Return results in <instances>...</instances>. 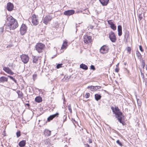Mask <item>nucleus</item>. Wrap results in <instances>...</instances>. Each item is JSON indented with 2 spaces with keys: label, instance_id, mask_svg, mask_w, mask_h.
Returning <instances> with one entry per match:
<instances>
[{
  "label": "nucleus",
  "instance_id": "nucleus-44",
  "mask_svg": "<svg viewBox=\"0 0 147 147\" xmlns=\"http://www.w3.org/2000/svg\"><path fill=\"white\" fill-rule=\"evenodd\" d=\"M94 87H95V88H94L95 90H96L100 88V86H94Z\"/></svg>",
  "mask_w": 147,
  "mask_h": 147
},
{
  "label": "nucleus",
  "instance_id": "nucleus-24",
  "mask_svg": "<svg viewBox=\"0 0 147 147\" xmlns=\"http://www.w3.org/2000/svg\"><path fill=\"white\" fill-rule=\"evenodd\" d=\"M35 101L37 102H42V98L40 96H37L35 98Z\"/></svg>",
  "mask_w": 147,
  "mask_h": 147
},
{
  "label": "nucleus",
  "instance_id": "nucleus-25",
  "mask_svg": "<svg viewBox=\"0 0 147 147\" xmlns=\"http://www.w3.org/2000/svg\"><path fill=\"white\" fill-rule=\"evenodd\" d=\"M136 55L138 58L140 59L141 58V55L139 51L137 50L136 51Z\"/></svg>",
  "mask_w": 147,
  "mask_h": 147
},
{
  "label": "nucleus",
  "instance_id": "nucleus-28",
  "mask_svg": "<svg viewBox=\"0 0 147 147\" xmlns=\"http://www.w3.org/2000/svg\"><path fill=\"white\" fill-rule=\"evenodd\" d=\"M54 118L53 117L52 115H51L48 117L47 119V121H50L51 120H52Z\"/></svg>",
  "mask_w": 147,
  "mask_h": 147
},
{
  "label": "nucleus",
  "instance_id": "nucleus-49",
  "mask_svg": "<svg viewBox=\"0 0 147 147\" xmlns=\"http://www.w3.org/2000/svg\"><path fill=\"white\" fill-rule=\"evenodd\" d=\"M119 71V69L118 67H116L115 69V71L116 72H118Z\"/></svg>",
  "mask_w": 147,
  "mask_h": 147
},
{
  "label": "nucleus",
  "instance_id": "nucleus-1",
  "mask_svg": "<svg viewBox=\"0 0 147 147\" xmlns=\"http://www.w3.org/2000/svg\"><path fill=\"white\" fill-rule=\"evenodd\" d=\"M7 20L9 23L6 25V31L9 32L11 30H14L18 27V24L17 21L12 16L7 18Z\"/></svg>",
  "mask_w": 147,
  "mask_h": 147
},
{
  "label": "nucleus",
  "instance_id": "nucleus-55",
  "mask_svg": "<svg viewBox=\"0 0 147 147\" xmlns=\"http://www.w3.org/2000/svg\"><path fill=\"white\" fill-rule=\"evenodd\" d=\"M146 70H147V64H146Z\"/></svg>",
  "mask_w": 147,
  "mask_h": 147
},
{
  "label": "nucleus",
  "instance_id": "nucleus-6",
  "mask_svg": "<svg viewBox=\"0 0 147 147\" xmlns=\"http://www.w3.org/2000/svg\"><path fill=\"white\" fill-rule=\"evenodd\" d=\"M38 16L34 14L32 15V23L33 25L36 26L38 24Z\"/></svg>",
  "mask_w": 147,
  "mask_h": 147
},
{
  "label": "nucleus",
  "instance_id": "nucleus-13",
  "mask_svg": "<svg viewBox=\"0 0 147 147\" xmlns=\"http://www.w3.org/2000/svg\"><path fill=\"white\" fill-rule=\"evenodd\" d=\"M123 117V115L122 113L121 115L118 116L116 117L117 118V119L119 122L122 123L123 125H125V123L124 121L122 120V118Z\"/></svg>",
  "mask_w": 147,
  "mask_h": 147
},
{
  "label": "nucleus",
  "instance_id": "nucleus-41",
  "mask_svg": "<svg viewBox=\"0 0 147 147\" xmlns=\"http://www.w3.org/2000/svg\"><path fill=\"white\" fill-rule=\"evenodd\" d=\"M138 18H139V20H141L142 19V14H140L138 16Z\"/></svg>",
  "mask_w": 147,
  "mask_h": 147
},
{
  "label": "nucleus",
  "instance_id": "nucleus-40",
  "mask_svg": "<svg viewBox=\"0 0 147 147\" xmlns=\"http://www.w3.org/2000/svg\"><path fill=\"white\" fill-rule=\"evenodd\" d=\"M90 96V94L89 93H86L85 95L86 98H87L89 97Z\"/></svg>",
  "mask_w": 147,
  "mask_h": 147
},
{
  "label": "nucleus",
  "instance_id": "nucleus-16",
  "mask_svg": "<svg viewBox=\"0 0 147 147\" xmlns=\"http://www.w3.org/2000/svg\"><path fill=\"white\" fill-rule=\"evenodd\" d=\"M122 28L121 25H119L117 27V30L118 31V35L119 36H120L122 34Z\"/></svg>",
  "mask_w": 147,
  "mask_h": 147
},
{
  "label": "nucleus",
  "instance_id": "nucleus-39",
  "mask_svg": "<svg viewBox=\"0 0 147 147\" xmlns=\"http://www.w3.org/2000/svg\"><path fill=\"white\" fill-rule=\"evenodd\" d=\"M108 23L110 25V26L114 24L112 22L111 20H109L108 21Z\"/></svg>",
  "mask_w": 147,
  "mask_h": 147
},
{
  "label": "nucleus",
  "instance_id": "nucleus-48",
  "mask_svg": "<svg viewBox=\"0 0 147 147\" xmlns=\"http://www.w3.org/2000/svg\"><path fill=\"white\" fill-rule=\"evenodd\" d=\"M85 147H90V145L88 144H84Z\"/></svg>",
  "mask_w": 147,
  "mask_h": 147
},
{
  "label": "nucleus",
  "instance_id": "nucleus-60",
  "mask_svg": "<svg viewBox=\"0 0 147 147\" xmlns=\"http://www.w3.org/2000/svg\"><path fill=\"white\" fill-rule=\"evenodd\" d=\"M36 76V75H33V76Z\"/></svg>",
  "mask_w": 147,
  "mask_h": 147
},
{
  "label": "nucleus",
  "instance_id": "nucleus-26",
  "mask_svg": "<svg viewBox=\"0 0 147 147\" xmlns=\"http://www.w3.org/2000/svg\"><path fill=\"white\" fill-rule=\"evenodd\" d=\"M87 88L89 89L91 91H94L95 90L94 88H95L94 86H88L87 87Z\"/></svg>",
  "mask_w": 147,
  "mask_h": 147
},
{
  "label": "nucleus",
  "instance_id": "nucleus-57",
  "mask_svg": "<svg viewBox=\"0 0 147 147\" xmlns=\"http://www.w3.org/2000/svg\"><path fill=\"white\" fill-rule=\"evenodd\" d=\"M1 146H2V147H4L3 146V144H1Z\"/></svg>",
  "mask_w": 147,
  "mask_h": 147
},
{
  "label": "nucleus",
  "instance_id": "nucleus-27",
  "mask_svg": "<svg viewBox=\"0 0 147 147\" xmlns=\"http://www.w3.org/2000/svg\"><path fill=\"white\" fill-rule=\"evenodd\" d=\"M110 27L113 30H115L116 29V26L114 24H113L111 25V26H110Z\"/></svg>",
  "mask_w": 147,
  "mask_h": 147
},
{
  "label": "nucleus",
  "instance_id": "nucleus-9",
  "mask_svg": "<svg viewBox=\"0 0 147 147\" xmlns=\"http://www.w3.org/2000/svg\"><path fill=\"white\" fill-rule=\"evenodd\" d=\"M91 37L88 35H84V41L85 43L88 44L92 41Z\"/></svg>",
  "mask_w": 147,
  "mask_h": 147
},
{
  "label": "nucleus",
  "instance_id": "nucleus-50",
  "mask_svg": "<svg viewBox=\"0 0 147 147\" xmlns=\"http://www.w3.org/2000/svg\"><path fill=\"white\" fill-rule=\"evenodd\" d=\"M127 51L128 52H129V53L130 52H131V48H130V47H128V48H127Z\"/></svg>",
  "mask_w": 147,
  "mask_h": 147
},
{
  "label": "nucleus",
  "instance_id": "nucleus-58",
  "mask_svg": "<svg viewBox=\"0 0 147 147\" xmlns=\"http://www.w3.org/2000/svg\"><path fill=\"white\" fill-rule=\"evenodd\" d=\"M126 64H127V63H125H125H124V65H126Z\"/></svg>",
  "mask_w": 147,
  "mask_h": 147
},
{
  "label": "nucleus",
  "instance_id": "nucleus-3",
  "mask_svg": "<svg viewBox=\"0 0 147 147\" xmlns=\"http://www.w3.org/2000/svg\"><path fill=\"white\" fill-rule=\"evenodd\" d=\"M111 109L112 110L113 112L115 114L116 117H117L118 116L122 114V113L120 111V110L118 107L116 106L114 108L112 106L111 107Z\"/></svg>",
  "mask_w": 147,
  "mask_h": 147
},
{
  "label": "nucleus",
  "instance_id": "nucleus-4",
  "mask_svg": "<svg viewBox=\"0 0 147 147\" xmlns=\"http://www.w3.org/2000/svg\"><path fill=\"white\" fill-rule=\"evenodd\" d=\"M109 37L110 40L113 42H116L117 38L114 32L113 31H111L109 33Z\"/></svg>",
  "mask_w": 147,
  "mask_h": 147
},
{
  "label": "nucleus",
  "instance_id": "nucleus-5",
  "mask_svg": "<svg viewBox=\"0 0 147 147\" xmlns=\"http://www.w3.org/2000/svg\"><path fill=\"white\" fill-rule=\"evenodd\" d=\"M22 61L24 64H26L28 62L29 58L27 55L22 54L20 56Z\"/></svg>",
  "mask_w": 147,
  "mask_h": 147
},
{
  "label": "nucleus",
  "instance_id": "nucleus-31",
  "mask_svg": "<svg viewBox=\"0 0 147 147\" xmlns=\"http://www.w3.org/2000/svg\"><path fill=\"white\" fill-rule=\"evenodd\" d=\"M67 42H63V44L62 45V46L61 47V49H64L65 48L66 46L65 45L67 44Z\"/></svg>",
  "mask_w": 147,
  "mask_h": 147
},
{
  "label": "nucleus",
  "instance_id": "nucleus-42",
  "mask_svg": "<svg viewBox=\"0 0 147 147\" xmlns=\"http://www.w3.org/2000/svg\"><path fill=\"white\" fill-rule=\"evenodd\" d=\"M63 123H64L65 121H66L67 116L66 115H64V116H63Z\"/></svg>",
  "mask_w": 147,
  "mask_h": 147
},
{
  "label": "nucleus",
  "instance_id": "nucleus-54",
  "mask_svg": "<svg viewBox=\"0 0 147 147\" xmlns=\"http://www.w3.org/2000/svg\"><path fill=\"white\" fill-rule=\"evenodd\" d=\"M119 65V63H118L116 65V66L117 67H118V65Z\"/></svg>",
  "mask_w": 147,
  "mask_h": 147
},
{
  "label": "nucleus",
  "instance_id": "nucleus-29",
  "mask_svg": "<svg viewBox=\"0 0 147 147\" xmlns=\"http://www.w3.org/2000/svg\"><path fill=\"white\" fill-rule=\"evenodd\" d=\"M45 143L46 144H50V140L49 139H46L45 140Z\"/></svg>",
  "mask_w": 147,
  "mask_h": 147
},
{
  "label": "nucleus",
  "instance_id": "nucleus-18",
  "mask_svg": "<svg viewBox=\"0 0 147 147\" xmlns=\"http://www.w3.org/2000/svg\"><path fill=\"white\" fill-rule=\"evenodd\" d=\"M80 68L85 70H86L88 69V66L83 63H82L80 65Z\"/></svg>",
  "mask_w": 147,
  "mask_h": 147
},
{
  "label": "nucleus",
  "instance_id": "nucleus-47",
  "mask_svg": "<svg viewBox=\"0 0 147 147\" xmlns=\"http://www.w3.org/2000/svg\"><path fill=\"white\" fill-rule=\"evenodd\" d=\"M141 76L143 79H144V74L141 71Z\"/></svg>",
  "mask_w": 147,
  "mask_h": 147
},
{
  "label": "nucleus",
  "instance_id": "nucleus-17",
  "mask_svg": "<svg viewBox=\"0 0 147 147\" xmlns=\"http://www.w3.org/2000/svg\"><path fill=\"white\" fill-rule=\"evenodd\" d=\"M8 81V78L4 76H2L0 78V82L3 83L7 82Z\"/></svg>",
  "mask_w": 147,
  "mask_h": 147
},
{
  "label": "nucleus",
  "instance_id": "nucleus-43",
  "mask_svg": "<svg viewBox=\"0 0 147 147\" xmlns=\"http://www.w3.org/2000/svg\"><path fill=\"white\" fill-rule=\"evenodd\" d=\"M90 68L91 69L93 70H94L95 69L94 66L92 65H91Z\"/></svg>",
  "mask_w": 147,
  "mask_h": 147
},
{
  "label": "nucleus",
  "instance_id": "nucleus-53",
  "mask_svg": "<svg viewBox=\"0 0 147 147\" xmlns=\"http://www.w3.org/2000/svg\"><path fill=\"white\" fill-rule=\"evenodd\" d=\"M25 105H27V106H28V107H29L30 106V105L29 104V103H27V104H26Z\"/></svg>",
  "mask_w": 147,
  "mask_h": 147
},
{
  "label": "nucleus",
  "instance_id": "nucleus-10",
  "mask_svg": "<svg viewBox=\"0 0 147 147\" xmlns=\"http://www.w3.org/2000/svg\"><path fill=\"white\" fill-rule=\"evenodd\" d=\"M52 18L49 15H47L43 19V23L45 24H47L48 22L50 21Z\"/></svg>",
  "mask_w": 147,
  "mask_h": 147
},
{
  "label": "nucleus",
  "instance_id": "nucleus-32",
  "mask_svg": "<svg viewBox=\"0 0 147 147\" xmlns=\"http://www.w3.org/2000/svg\"><path fill=\"white\" fill-rule=\"evenodd\" d=\"M68 109L71 113H72V110L71 108V104H69L68 106Z\"/></svg>",
  "mask_w": 147,
  "mask_h": 147
},
{
  "label": "nucleus",
  "instance_id": "nucleus-38",
  "mask_svg": "<svg viewBox=\"0 0 147 147\" xmlns=\"http://www.w3.org/2000/svg\"><path fill=\"white\" fill-rule=\"evenodd\" d=\"M117 143L118 144L119 146H122V144L121 143V142L119 140H118L116 141Z\"/></svg>",
  "mask_w": 147,
  "mask_h": 147
},
{
  "label": "nucleus",
  "instance_id": "nucleus-34",
  "mask_svg": "<svg viewBox=\"0 0 147 147\" xmlns=\"http://www.w3.org/2000/svg\"><path fill=\"white\" fill-rule=\"evenodd\" d=\"M63 65V64L62 63H60V64H58L56 66L57 68V69H59V68L62 67Z\"/></svg>",
  "mask_w": 147,
  "mask_h": 147
},
{
  "label": "nucleus",
  "instance_id": "nucleus-59",
  "mask_svg": "<svg viewBox=\"0 0 147 147\" xmlns=\"http://www.w3.org/2000/svg\"><path fill=\"white\" fill-rule=\"evenodd\" d=\"M73 121H75V122H76V121H75V120L74 119V120H73Z\"/></svg>",
  "mask_w": 147,
  "mask_h": 147
},
{
  "label": "nucleus",
  "instance_id": "nucleus-52",
  "mask_svg": "<svg viewBox=\"0 0 147 147\" xmlns=\"http://www.w3.org/2000/svg\"><path fill=\"white\" fill-rule=\"evenodd\" d=\"M89 143H92V141L91 140H89Z\"/></svg>",
  "mask_w": 147,
  "mask_h": 147
},
{
  "label": "nucleus",
  "instance_id": "nucleus-35",
  "mask_svg": "<svg viewBox=\"0 0 147 147\" xmlns=\"http://www.w3.org/2000/svg\"><path fill=\"white\" fill-rule=\"evenodd\" d=\"M16 136L17 138H18L21 136V132L20 131H18L16 133Z\"/></svg>",
  "mask_w": 147,
  "mask_h": 147
},
{
  "label": "nucleus",
  "instance_id": "nucleus-11",
  "mask_svg": "<svg viewBox=\"0 0 147 147\" xmlns=\"http://www.w3.org/2000/svg\"><path fill=\"white\" fill-rule=\"evenodd\" d=\"M75 13V11L73 10H69L65 11L63 14L66 16H69L72 15Z\"/></svg>",
  "mask_w": 147,
  "mask_h": 147
},
{
  "label": "nucleus",
  "instance_id": "nucleus-2",
  "mask_svg": "<svg viewBox=\"0 0 147 147\" xmlns=\"http://www.w3.org/2000/svg\"><path fill=\"white\" fill-rule=\"evenodd\" d=\"M45 47V45L40 43H37L35 47L36 50L38 53L42 52Z\"/></svg>",
  "mask_w": 147,
  "mask_h": 147
},
{
  "label": "nucleus",
  "instance_id": "nucleus-20",
  "mask_svg": "<svg viewBox=\"0 0 147 147\" xmlns=\"http://www.w3.org/2000/svg\"><path fill=\"white\" fill-rule=\"evenodd\" d=\"M26 144V141L24 140H23L19 142V145L20 147H23Z\"/></svg>",
  "mask_w": 147,
  "mask_h": 147
},
{
  "label": "nucleus",
  "instance_id": "nucleus-51",
  "mask_svg": "<svg viewBox=\"0 0 147 147\" xmlns=\"http://www.w3.org/2000/svg\"><path fill=\"white\" fill-rule=\"evenodd\" d=\"M5 130H4L3 133V135H4V136H5L6 135H5Z\"/></svg>",
  "mask_w": 147,
  "mask_h": 147
},
{
  "label": "nucleus",
  "instance_id": "nucleus-21",
  "mask_svg": "<svg viewBox=\"0 0 147 147\" xmlns=\"http://www.w3.org/2000/svg\"><path fill=\"white\" fill-rule=\"evenodd\" d=\"M38 59L39 57H33L32 58V62L33 63L36 64L37 63H38Z\"/></svg>",
  "mask_w": 147,
  "mask_h": 147
},
{
  "label": "nucleus",
  "instance_id": "nucleus-30",
  "mask_svg": "<svg viewBox=\"0 0 147 147\" xmlns=\"http://www.w3.org/2000/svg\"><path fill=\"white\" fill-rule=\"evenodd\" d=\"M8 77H9L10 79L13 80L16 83H17L16 80L13 77L10 76H8Z\"/></svg>",
  "mask_w": 147,
  "mask_h": 147
},
{
  "label": "nucleus",
  "instance_id": "nucleus-8",
  "mask_svg": "<svg viewBox=\"0 0 147 147\" xmlns=\"http://www.w3.org/2000/svg\"><path fill=\"white\" fill-rule=\"evenodd\" d=\"M109 50L108 46L106 45L102 46L100 49V52L102 54H104L107 53Z\"/></svg>",
  "mask_w": 147,
  "mask_h": 147
},
{
  "label": "nucleus",
  "instance_id": "nucleus-15",
  "mask_svg": "<svg viewBox=\"0 0 147 147\" xmlns=\"http://www.w3.org/2000/svg\"><path fill=\"white\" fill-rule=\"evenodd\" d=\"M109 0H99L100 3L103 6H107L109 3Z\"/></svg>",
  "mask_w": 147,
  "mask_h": 147
},
{
  "label": "nucleus",
  "instance_id": "nucleus-37",
  "mask_svg": "<svg viewBox=\"0 0 147 147\" xmlns=\"http://www.w3.org/2000/svg\"><path fill=\"white\" fill-rule=\"evenodd\" d=\"M59 114L58 113H56L54 114L53 115H52L53 117L54 118H55V117H58L59 116Z\"/></svg>",
  "mask_w": 147,
  "mask_h": 147
},
{
  "label": "nucleus",
  "instance_id": "nucleus-19",
  "mask_svg": "<svg viewBox=\"0 0 147 147\" xmlns=\"http://www.w3.org/2000/svg\"><path fill=\"white\" fill-rule=\"evenodd\" d=\"M17 93L18 95V98L22 99L23 97V94L22 92L20 90H18L17 91Z\"/></svg>",
  "mask_w": 147,
  "mask_h": 147
},
{
  "label": "nucleus",
  "instance_id": "nucleus-22",
  "mask_svg": "<svg viewBox=\"0 0 147 147\" xmlns=\"http://www.w3.org/2000/svg\"><path fill=\"white\" fill-rule=\"evenodd\" d=\"M94 96L95 99L97 101L100 100L101 98V96L100 94H95Z\"/></svg>",
  "mask_w": 147,
  "mask_h": 147
},
{
  "label": "nucleus",
  "instance_id": "nucleus-36",
  "mask_svg": "<svg viewBox=\"0 0 147 147\" xmlns=\"http://www.w3.org/2000/svg\"><path fill=\"white\" fill-rule=\"evenodd\" d=\"M142 66L143 67V68H144L145 65V63L144 60H142Z\"/></svg>",
  "mask_w": 147,
  "mask_h": 147
},
{
  "label": "nucleus",
  "instance_id": "nucleus-7",
  "mask_svg": "<svg viewBox=\"0 0 147 147\" xmlns=\"http://www.w3.org/2000/svg\"><path fill=\"white\" fill-rule=\"evenodd\" d=\"M27 28V27L25 24H22L20 29V34L22 35H24L26 32Z\"/></svg>",
  "mask_w": 147,
  "mask_h": 147
},
{
  "label": "nucleus",
  "instance_id": "nucleus-45",
  "mask_svg": "<svg viewBox=\"0 0 147 147\" xmlns=\"http://www.w3.org/2000/svg\"><path fill=\"white\" fill-rule=\"evenodd\" d=\"M139 49L141 52H143L144 50L142 48V47L141 45H140L139 46Z\"/></svg>",
  "mask_w": 147,
  "mask_h": 147
},
{
  "label": "nucleus",
  "instance_id": "nucleus-23",
  "mask_svg": "<svg viewBox=\"0 0 147 147\" xmlns=\"http://www.w3.org/2000/svg\"><path fill=\"white\" fill-rule=\"evenodd\" d=\"M51 131L45 129V131L44 134L46 136H50L51 135Z\"/></svg>",
  "mask_w": 147,
  "mask_h": 147
},
{
  "label": "nucleus",
  "instance_id": "nucleus-14",
  "mask_svg": "<svg viewBox=\"0 0 147 147\" xmlns=\"http://www.w3.org/2000/svg\"><path fill=\"white\" fill-rule=\"evenodd\" d=\"M3 69L6 72L10 75H13L14 74V73L8 67H4Z\"/></svg>",
  "mask_w": 147,
  "mask_h": 147
},
{
  "label": "nucleus",
  "instance_id": "nucleus-33",
  "mask_svg": "<svg viewBox=\"0 0 147 147\" xmlns=\"http://www.w3.org/2000/svg\"><path fill=\"white\" fill-rule=\"evenodd\" d=\"M137 100L138 105L139 106H140L141 105V101L139 99L137 98Z\"/></svg>",
  "mask_w": 147,
  "mask_h": 147
},
{
  "label": "nucleus",
  "instance_id": "nucleus-46",
  "mask_svg": "<svg viewBox=\"0 0 147 147\" xmlns=\"http://www.w3.org/2000/svg\"><path fill=\"white\" fill-rule=\"evenodd\" d=\"M3 27H1L0 28V32H3Z\"/></svg>",
  "mask_w": 147,
  "mask_h": 147
},
{
  "label": "nucleus",
  "instance_id": "nucleus-56",
  "mask_svg": "<svg viewBox=\"0 0 147 147\" xmlns=\"http://www.w3.org/2000/svg\"><path fill=\"white\" fill-rule=\"evenodd\" d=\"M145 84H146V86H147V82H146Z\"/></svg>",
  "mask_w": 147,
  "mask_h": 147
},
{
  "label": "nucleus",
  "instance_id": "nucleus-12",
  "mask_svg": "<svg viewBox=\"0 0 147 147\" xmlns=\"http://www.w3.org/2000/svg\"><path fill=\"white\" fill-rule=\"evenodd\" d=\"M14 7L13 4L10 2L8 3L6 6V8L9 11H12Z\"/></svg>",
  "mask_w": 147,
  "mask_h": 147
}]
</instances>
